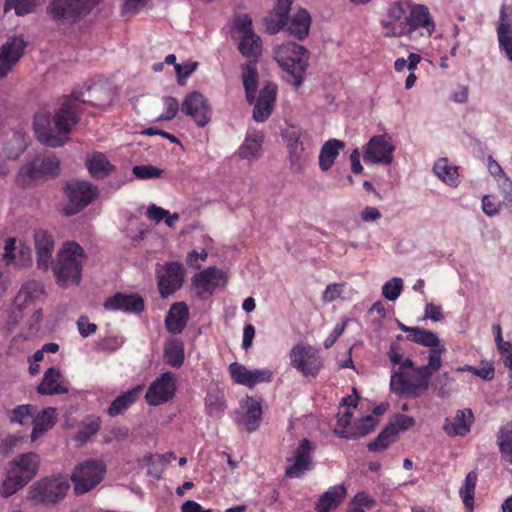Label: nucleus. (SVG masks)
Masks as SVG:
<instances>
[{
  "label": "nucleus",
  "instance_id": "58",
  "mask_svg": "<svg viewBox=\"0 0 512 512\" xmlns=\"http://www.w3.org/2000/svg\"><path fill=\"white\" fill-rule=\"evenodd\" d=\"M501 203L496 201V199L491 195H485L482 198V210L483 212L489 216H495L500 212Z\"/></svg>",
  "mask_w": 512,
  "mask_h": 512
},
{
  "label": "nucleus",
  "instance_id": "60",
  "mask_svg": "<svg viewBox=\"0 0 512 512\" xmlns=\"http://www.w3.org/2000/svg\"><path fill=\"white\" fill-rule=\"evenodd\" d=\"M149 0H124L122 5V13L126 14H136L141 9H143Z\"/></svg>",
  "mask_w": 512,
  "mask_h": 512
},
{
  "label": "nucleus",
  "instance_id": "25",
  "mask_svg": "<svg viewBox=\"0 0 512 512\" xmlns=\"http://www.w3.org/2000/svg\"><path fill=\"white\" fill-rule=\"evenodd\" d=\"M34 244L37 255V266L39 269L47 271L51 264L55 247L53 236L46 230H37L34 234Z\"/></svg>",
  "mask_w": 512,
  "mask_h": 512
},
{
  "label": "nucleus",
  "instance_id": "8",
  "mask_svg": "<svg viewBox=\"0 0 512 512\" xmlns=\"http://www.w3.org/2000/svg\"><path fill=\"white\" fill-rule=\"evenodd\" d=\"M101 0H53L48 13L58 23L73 24L88 15Z\"/></svg>",
  "mask_w": 512,
  "mask_h": 512
},
{
  "label": "nucleus",
  "instance_id": "26",
  "mask_svg": "<svg viewBox=\"0 0 512 512\" xmlns=\"http://www.w3.org/2000/svg\"><path fill=\"white\" fill-rule=\"evenodd\" d=\"M285 136L288 141L290 168L294 173H302L308 157L305 154L303 143L300 142V133L292 130Z\"/></svg>",
  "mask_w": 512,
  "mask_h": 512
},
{
  "label": "nucleus",
  "instance_id": "3",
  "mask_svg": "<svg viewBox=\"0 0 512 512\" xmlns=\"http://www.w3.org/2000/svg\"><path fill=\"white\" fill-rule=\"evenodd\" d=\"M292 0H276L273 11L264 18L266 29L271 34L278 33L285 25L288 32L299 40L308 36L311 17L307 10L299 9L288 22Z\"/></svg>",
  "mask_w": 512,
  "mask_h": 512
},
{
  "label": "nucleus",
  "instance_id": "22",
  "mask_svg": "<svg viewBox=\"0 0 512 512\" xmlns=\"http://www.w3.org/2000/svg\"><path fill=\"white\" fill-rule=\"evenodd\" d=\"M276 96L277 85L272 82H266L260 90L259 96L254 100L253 119L256 122H264L270 117Z\"/></svg>",
  "mask_w": 512,
  "mask_h": 512
},
{
  "label": "nucleus",
  "instance_id": "51",
  "mask_svg": "<svg viewBox=\"0 0 512 512\" xmlns=\"http://www.w3.org/2000/svg\"><path fill=\"white\" fill-rule=\"evenodd\" d=\"M402 288V279L399 277H394L383 285L382 294L387 300L395 301L400 296Z\"/></svg>",
  "mask_w": 512,
  "mask_h": 512
},
{
  "label": "nucleus",
  "instance_id": "1",
  "mask_svg": "<svg viewBox=\"0 0 512 512\" xmlns=\"http://www.w3.org/2000/svg\"><path fill=\"white\" fill-rule=\"evenodd\" d=\"M86 92L87 95L83 91L72 92L54 113L48 110L36 113L34 131L40 143L51 148L62 147L69 141L72 129L80 120L82 104L104 108L112 102L113 94L106 86L93 85Z\"/></svg>",
  "mask_w": 512,
  "mask_h": 512
},
{
  "label": "nucleus",
  "instance_id": "10",
  "mask_svg": "<svg viewBox=\"0 0 512 512\" xmlns=\"http://www.w3.org/2000/svg\"><path fill=\"white\" fill-rule=\"evenodd\" d=\"M106 465L102 460L89 459L78 464L71 475L74 492L85 494L94 489L104 478Z\"/></svg>",
  "mask_w": 512,
  "mask_h": 512
},
{
  "label": "nucleus",
  "instance_id": "47",
  "mask_svg": "<svg viewBox=\"0 0 512 512\" xmlns=\"http://www.w3.org/2000/svg\"><path fill=\"white\" fill-rule=\"evenodd\" d=\"M27 143L22 133H13L6 142L4 152L9 159H17L26 149Z\"/></svg>",
  "mask_w": 512,
  "mask_h": 512
},
{
  "label": "nucleus",
  "instance_id": "39",
  "mask_svg": "<svg viewBox=\"0 0 512 512\" xmlns=\"http://www.w3.org/2000/svg\"><path fill=\"white\" fill-rule=\"evenodd\" d=\"M164 359L174 368L181 367L184 362V343L177 338L168 340L164 345Z\"/></svg>",
  "mask_w": 512,
  "mask_h": 512
},
{
  "label": "nucleus",
  "instance_id": "19",
  "mask_svg": "<svg viewBox=\"0 0 512 512\" xmlns=\"http://www.w3.org/2000/svg\"><path fill=\"white\" fill-rule=\"evenodd\" d=\"M44 293L43 285L35 280L25 282L19 290L14 303V309L10 316L9 323L16 324L22 318V309L38 300Z\"/></svg>",
  "mask_w": 512,
  "mask_h": 512
},
{
  "label": "nucleus",
  "instance_id": "14",
  "mask_svg": "<svg viewBox=\"0 0 512 512\" xmlns=\"http://www.w3.org/2000/svg\"><path fill=\"white\" fill-rule=\"evenodd\" d=\"M184 267L179 262L166 263L157 270L158 289L163 298H167L181 288L184 281Z\"/></svg>",
  "mask_w": 512,
  "mask_h": 512
},
{
  "label": "nucleus",
  "instance_id": "2",
  "mask_svg": "<svg viewBox=\"0 0 512 512\" xmlns=\"http://www.w3.org/2000/svg\"><path fill=\"white\" fill-rule=\"evenodd\" d=\"M385 37L407 36L410 40L429 38L435 30V23L428 8L424 5H412L404 22L398 25L391 21H381Z\"/></svg>",
  "mask_w": 512,
  "mask_h": 512
},
{
  "label": "nucleus",
  "instance_id": "17",
  "mask_svg": "<svg viewBox=\"0 0 512 512\" xmlns=\"http://www.w3.org/2000/svg\"><path fill=\"white\" fill-rule=\"evenodd\" d=\"M313 444L308 439L301 440L299 446L295 449L292 458H288L287 461H291L292 464L287 466L285 469L286 478H301L306 472L313 468L312 453Z\"/></svg>",
  "mask_w": 512,
  "mask_h": 512
},
{
  "label": "nucleus",
  "instance_id": "33",
  "mask_svg": "<svg viewBox=\"0 0 512 512\" xmlns=\"http://www.w3.org/2000/svg\"><path fill=\"white\" fill-rule=\"evenodd\" d=\"M258 80L259 75L256 60H249L242 66V82L245 89L246 99L250 104L254 103Z\"/></svg>",
  "mask_w": 512,
  "mask_h": 512
},
{
  "label": "nucleus",
  "instance_id": "40",
  "mask_svg": "<svg viewBox=\"0 0 512 512\" xmlns=\"http://www.w3.org/2000/svg\"><path fill=\"white\" fill-rule=\"evenodd\" d=\"M436 176L447 185L456 187L458 185V170L456 166L450 165L446 158L438 159L433 167Z\"/></svg>",
  "mask_w": 512,
  "mask_h": 512
},
{
  "label": "nucleus",
  "instance_id": "16",
  "mask_svg": "<svg viewBox=\"0 0 512 512\" xmlns=\"http://www.w3.org/2000/svg\"><path fill=\"white\" fill-rule=\"evenodd\" d=\"M27 46L22 36H12L0 46V79L4 78L17 65Z\"/></svg>",
  "mask_w": 512,
  "mask_h": 512
},
{
  "label": "nucleus",
  "instance_id": "24",
  "mask_svg": "<svg viewBox=\"0 0 512 512\" xmlns=\"http://www.w3.org/2000/svg\"><path fill=\"white\" fill-rule=\"evenodd\" d=\"M103 306L109 311L140 313L144 310V300L137 294L117 293L107 298Z\"/></svg>",
  "mask_w": 512,
  "mask_h": 512
},
{
  "label": "nucleus",
  "instance_id": "59",
  "mask_svg": "<svg viewBox=\"0 0 512 512\" xmlns=\"http://www.w3.org/2000/svg\"><path fill=\"white\" fill-rule=\"evenodd\" d=\"M198 67V62L196 61H187L183 64H175V72L176 75L181 81V79L188 78Z\"/></svg>",
  "mask_w": 512,
  "mask_h": 512
},
{
  "label": "nucleus",
  "instance_id": "46",
  "mask_svg": "<svg viewBox=\"0 0 512 512\" xmlns=\"http://www.w3.org/2000/svg\"><path fill=\"white\" fill-rule=\"evenodd\" d=\"M407 338L411 342H415L429 348L438 346V344L441 343L440 339L434 332L420 327H416V329L412 331V334H408Z\"/></svg>",
  "mask_w": 512,
  "mask_h": 512
},
{
  "label": "nucleus",
  "instance_id": "64",
  "mask_svg": "<svg viewBox=\"0 0 512 512\" xmlns=\"http://www.w3.org/2000/svg\"><path fill=\"white\" fill-rule=\"evenodd\" d=\"M498 182V186L503 193L504 197L508 201H512V181L506 175H502L501 177L496 179Z\"/></svg>",
  "mask_w": 512,
  "mask_h": 512
},
{
  "label": "nucleus",
  "instance_id": "55",
  "mask_svg": "<svg viewBox=\"0 0 512 512\" xmlns=\"http://www.w3.org/2000/svg\"><path fill=\"white\" fill-rule=\"evenodd\" d=\"M124 344V338L121 336H109L100 340L97 349L101 352H115Z\"/></svg>",
  "mask_w": 512,
  "mask_h": 512
},
{
  "label": "nucleus",
  "instance_id": "28",
  "mask_svg": "<svg viewBox=\"0 0 512 512\" xmlns=\"http://www.w3.org/2000/svg\"><path fill=\"white\" fill-rule=\"evenodd\" d=\"M189 310L184 302L171 305L165 318L166 329L172 334H180L187 325Z\"/></svg>",
  "mask_w": 512,
  "mask_h": 512
},
{
  "label": "nucleus",
  "instance_id": "54",
  "mask_svg": "<svg viewBox=\"0 0 512 512\" xmlns=\"http://www.w3.org/2000/svg\"><path fill=\"white\" fill-rule=\"evenodd\" d=\"M34 411L35 407L33 405H19L12 410L10 420L13 423L24 424L25 420L28 419Z\"/></svg>",
  "mask_w": 512,
  "mask_h": 512
},
{
  "label": "nucleus",
  "instance_id": "50",
  "mask_svg": "<svg viewBox=\"0 0 512 512\" xmlns=\"http://www.w3.org/2000/svg\"><path fill=\"white\" fill-rule=\"evenodd\" d=\"M101 421L97 417L91 418L88 422H85L82 428L78 431L75 436V440L81 444H84L88 439L95 435L100 429Z\"/></svg>",
  "mask_w": 512,
  "mask_h": 512
},
{
  "label": "nucleus",
  "instance_id": "62",
  "mask_svg": "<svg viewBox=\"0 0 512 512\" xmlns=\"http://www.w3.org/2000/svg\"><path fill=\"white\" fill-rule=\"evenodd\" d=\"M498 350L501 354L505 367L509 369L510 376L512 377V343L508 341L501 344V346L498 347Z\"/></svg>",
  "mask_w": 512,
  "mask_h": 512
},
{
  "label": "nucleus",
  "instance_id": "15",
  "mask_svg": "<svg viewBox=\"0 0 512 512\" xmlns=\"http://www.w3.org/2000/svg\"><path fill=\"white\" fill-rule=\"evenodd\" d=\"M420 379L419 367L414 371H394L391 376L390 387L399 396L418 397L428 388L417 385Z\"/></svg>",
  "mask_w": 512,
  "mask_h": 512
},
{
  "label": "nucleus",
  "instance_id": "21",
  "mask_svg": "<svg viewBox=\"0 0 512 512\" xmlns=\"http://www.w3.org/2000/svg\"><path fill=\"white\" fill-rule=\"evenodd\" d=\"M229 371L232 379L236 383L249 388H253L258 383L270 382L272 378V372L269 369L248 370L245 366L237 362L230 364Z\"/></svg>",
  "mask_w": 512,
  "mask_h": 512
},
{
  "label": "nucleus",
  "instance_id": "56",
  "mask_svg": "<svg viewBox=\"0 0 512 512\" xmlns=\"http://www.w3.org/2000/svg\"><path fill=\"white\" fill-rule=\"evenodd\" d=\"M166 111L158 117V120H172L179 111V103L174 97H163Z\"/></svg>",
  "mask_w": 512,
  "mask_h": 512
},
{
  "label": "nucleus",
  "instance_id": "43",
  "mask_svg": "<svg viewBox=\"0 0 512 512\" xmlns=\"http://www.w3.org/2000/svg\"><path fill=\"white\" fill-rule=\"evenodd\" d=\"M246 408L245 426L248 432H253L257 430L260 425V421L262 419V407L257 400L247 397Z\"/></svg>",
  "mask_w": 512,
  "mask_h": 512
},
{
  "label": "nucleus",
  "instance_id": "61",
  "mask_svg": "<svg viewBox=\"0 0 512 512\" xmlns=\"http://www.w3.org/2000/svg\"><path fill=\"white\" fill-rule=\"evenodd\" d=\"M235 27L238 36L254 32L252 28V20L247 14L240 15L236 18Z\"/></svg>",
  "mask_w": 512,
  "mask_h": 512
},
{
  "label": "nucleus",
  "instance_id": "5",
  "mask_svg": "<svg viewBox=\"0 0 512 512\" xmlns=\"http://www.w3.org/2000/svg\"><path fill=\"white\" fill-rule=\"evenodd\" d=\"M275 59L286 73L285 80L295 88L303 82V76L308 65L307 49L294 42H286L275 49Z\"/></svg>",
  "mask_w": 512,
  "mask_h": 512
},
{
  "label": "nucleus",
  "instance_id": "29",
  "mask_svg": "<svg viewBox=\"0 0 512 512\" xmlns=\"http://www.w3.org/2000/svg\"><path fill=\"white\" fill-rule=\"evenodd\" d=\"M263 140L264 134L261 131L249 130L243 144L239 148V156L248 161L257 159L261 155Z\"/></svg>",
  "mask_w": 512,
  "mask_h": 512
},
{
  "label": "nucleus",
  "instance_id": "41",
  "mask_svg": "<svg viewBox=\"0 0 512 512\" xmlns=\"http://www.w3.org/2000/svg\"><path fill=\"white\" fill-rule=\"evenodd\" d=\"M398 429L395 425H387L378 435V437L370 442L367 447L369 451L380 452L387 449L396 440Z\"/></svg>",
  "mask_w": 512,
  "mask_h": 512
},
{
  "label": "nucleus",
  "instance_id": "9",
  "mask_svg": "<svg viewBox=\"0 0 512 512\" xmlns=\"http://www.w3.org/2000/svg\"><path fill=\"white\" fill-rule=\"evenodd\" d=\"M289 364L303 377L315 378L323 368V359L319 351L310 344L298 343L288 354Z\"/></svg>",
  "mask_w": 512,
  "mask_h": 512
},
{
  "label": "nucleus",
  "instance_id": "4",
  "mask_svg": "<svg viewBox=\"0 0 512 512\" xmlns=\"http://www.w3.org/2000/svg\"><path fill=\"white\" fill-rule=\"evenodd\" d=\"M85 258L84 249L78 243L68 241L63 244L53 265L54 275L61 287L66 288L80 283Z\"/></svg>",
  "mask_w": 512,
  "mask_h": 512
},
{
  "label": "nucleus",
  "instance_id": "7",
  "mask_svg": "<svg viewBox=\"0 0 512 512\" xmlns=\"http://www.w3.org/2000/svg\"><path fill=\"white\" fill-rule=\"evenodd\" d=\"M70 483L63 476L45 477L34 482L28 491V499L42 505H54L64 499Z\"/></svg>",
  "mask_w": 512,
  "mask_h": 512
},
{
  "label": "nucleus",
  "instance_id": "12",
  "mask_svg": "<svg viewBox=\"0 0 512 512\" xmlns=\"http://www.w3.org/2000/svg\"><path fill=\"white\" fill-rule=\"evenodd\" d=\"M181 110L190 116L198 127H205L212 118V108L208 99L196 91L186 95Z\"/></svg>",
  "mask_w": 512,
  "mask_h": 512
},
{
  "label": "nucleus",
  "instance_id": "31",
  "mask_svg": "<svg viewBox=\"0 0 512 512\" xmlns=\"http://www.w3.org/2000/svg\"><path fill=\"white\" fill-rule=\"evenodd\" d=\"M346 488L344 485H336L324 492L316 503L318 512H330L337 508L345 499Z\"/></svg>",
  "mask_w": 512,
  "mask_h": 512
},
{
  "label": "nucleus",
  "instance_id": "45",
  "mask_svg": "<svg viewBox=\"0 0 512 512\" xmlns=\"http://www.w3.org/2000/svg\"><path fill=\"white\" fill-rule=\"evenodd\" d=\"M45 0H6L5 11L13 9L19 16L27 15L35 11Z\"/></svg>",
  "mask_w": 512,
  "mask_h": 512
},
{
  "label": "nucleus",
  "instance_id": "27",
  "mask_svg": "<svg viewBox=\"0 0 512 512\" xmlns=\"http://www.w3.org/2000/svg\"><path fill=\"white\" fill-rule=\"evenodd\" d=\"M37 392L41 395H59L68 392V388L65 385L59 369L51 367L45 371L37 387Z\"/></svg>",
  "mask_w": 512,
  "mask_h": 512
},
{
  "label": "nucleus",
  "instance_id": "30",
  "mask_svg": "<svg viewBox=\"0 0 512 512\" xmlns=\"http://www.w3.org/2000/svg\"><path fill=\"white\" fill-rule=\"evenodd\" d=\"M446 351V348L443 344H438V346H434L430 348L428 352V364L419 367V372L421 373L420 382L417 384L418 386L428 387L429 380L433 372L440 369L442 365V354Z\"/></svg>",
  "mask_w": 512,
  "mask_h": 512
},
{
  "label": "nucleus",
  "instance_id": "53",
  "mask_svg": "<svg viewBox=\"0 0 512 512\" xmlns=\"http://www.w3.org/2000/svg\"><path fill=\"white\" fill-rule=\"evenodd\" d=\"M133 174L139 179L159 178L163 170L153 165H136L133 167Z\"/></svg>",
  "mask_w": 512,
  "mask_h": 512
},
{
  "label": "nucleus",
  "instance_id": "37",
  "mask_svg": "<svg viewBox=\"0 0 512 512\" xmlns=\"http://www.w3.org/2000/svg\"><path fill=\"white\" fill-rule=\"evenodd\" d=\"M142 388L134 387L119 395L108 407L107 413L111 417L123 414L138 399Z\"/></svg>",
  "mask_w": 512,
  "mask_h": 512
},
{
  "label": "nucleus",
  "instance_id": "52",
  "mask_svg": "<svg viewBox=\"0 0 512 512\" xmlns=\"http://www.w3.org/2000/svg\"><path fill=\"white\" fill-rule=\"evenodd\" d=\"M498 444L501 453L512 450V421L500 428Z\"/></svg>",
  "mask_w": 512,
  "mask_h": 512
},
{
  "label": "nucleus",
  "instance_id": "36",
  "mask_svg": "<svg viewBox=\"0 0 512 512\" xmlns=\"http://www.w3.org/2000/svg\"><path fill=\"white\" fill-rule=\"evenodd\" d=\"M344 146V142L338 139H330L322 145L319 155V167L322 171L326 172L333 166Z\"/></svg>",
  "mask_w": 512,
  "mask_h": 512
},
{
  "label": "nucleus",
  "instance_id": "20",
  "mask_svg": "<svg viewBox=\"0 0 512 512\" xmlns=\"http://www.w3.org/2000/svg\"><path fill=\"white\" fill-rule=\"evenodd\" d=\"M60 161L55 155L35 158L29 165L23 167L19 176L27 175L30 179L39 177H54L58 174Z\"/></svg>",
  "mask_w": 512,
  "mask_h": 512
},
{
  "label": "nucleus",
  "instance_id": "11",
  "mask_svg": "<svg viewBox=\"0 0 512 512\" xmlns=\"http://www.w3.org/2000/svg\"><path fill=\"white\" fill-rule=\"evenodd\" d=\"M65 191L69 199L68 205L64 208V213L67 216L77 214L89 205L98 194L97 187L86 181H71L67 183Z\"/></svg>",
  "mask_w": 512,
  "mask_h": 512
},
{
  "label": "nucleus",
  "instance_id": "23",
  "mask_svg": "<svg viewBox=\"0 0 512 512\" xmlns=\"http://www.w3.org/2000/svg\"><path fill=\"white\" fill-rule=\"evenodd\" d=\"M474 422V415L471 409H460L456 411L453 418H446L443 430L449 437L466 436Z\"/></svg>",
  "mask_w": 512,
  "mask_h": 512
},
{
  "label": "nucleus",
  "instance_id": "34",
  "mask_svg": "<svg viewBox=\"0 0 512 512\" xmlns=\"http://www.w3.org/2000/svg\"><path fill=\"white\" fill-rule=\"evenodd\" d=\"M376 425L377 420L373 416L368 415L362 418L350 430L334 429V434L340 438L356 440L371 433L375 429Z\"/></svg>",
  "mask_w": 512,
  "mask_h": 512
},
{
  "label": "nucleus",
  "instance_id": "42",
  "mask_svg": "<svg viewBox=\"0 0 512 512\" xmlns=\"http://www.w3.org/2000/svg\"><path fill=\"white\" fill-rule=\"evenodd\" d=\"M223 278V272L215 267L207 268L196 274L193 278L194 284L204 290H209L219 284V280Z\"/></svg>",
  "mask_w": 512,
  "mask_h": 512
},
{
  "label": "nucleus",
  "instance_id": "6",
  "mask_svg": "<svg viewBox=\"0 0 512 512\" xmlns=\"http://www.w3.org/2000/svg\"><path fill=\"white\" fill-rule=\"evenodd\" d=\"M39 464V456L34 452L24 453L15 458L10 463L7 476L1 486V495L9 497L24 487L36 475Z\"/></svg>",
  "mask_w": 512,
  "mask_h": 512
},
{
  "label": "nucleus",
  "instance_id": "63",
  "mask_svg": "<svg viewBox=\"0 0 512 512\" xmlns=\"http://www.w3.org/2000/svg\"><path fill=\"white\" fill-rule=\"evenodd\" d=\"M424 318L431 319L435 322H439L443 320L444 315L442 313V308L439 305H435L433 303H428L424 309Z\"/></svg>",
  "mask_w": 512,
  "mask_h": 512
},
{
  "label": "nucleus",
  "instance_id": "13",
  "mask_svg": "<svg viewBox=\"0 0 512 512\" xmlns=\"http://www.w3.org/2000/svg\"><path fill=\"white\" fill-rule=\"evenodd\" d=\"M395 147L386 135L373 136L364 147L363 160L367 164H391Z\"/></svg>",
  "mask_w": 512,
  "mask_h": 512
},
{
  "label": "nucleus",
  "instance_id": "48",
  "mask_svg": "<svg viewBox=\"0 0 512 512\" xmlns=\"http://www.w3.org/2000/svg\"><path fill=\"white\" fill-rule=\"evenodd\" d=\"M477 482V473L471 471L466 475L465 481L460 488V496L467 508H472L474 504V492Z\"/></svg>",
  "mask_w": 512,
  "mask_h": 512
},
{
  "label": "nucleus",
  "instance_id": "57",
  "mask_svg": "<svg viewBox=\"0 0 512 512\" xmlns=\"http://www.w3.org/2000/svg\"><path fill=\"white\" fill-rule=\"evenodd\" d=\"M345 286V283H334L328 285L322 295V300L326 303L335 301L342 295Z\"/></svg>",
  "mask_w": 512,
  "mask_h": 512
},
{
  "label": "nucleus",
  "instance_id": "32",
  "mask_svg": "<svg viewBox=\"0 0 512 512\" xmlns=\"http://www.w3.org/2000/svg\"><path fill=\"white\" fill-rule=\"evenodd\" d=\"M57 420V411L53 407L44 408L33 417V430L31 440L35 441L44 433L53 428Z\"/></svg>",
  "mask_w": 512,
  "mask_h": 512
},
{
  "label": "nucleus",
  "instance_id": "18",
  "mask_svg": "<svg viewBox=\"0 0 512 512\" xmlns=\"http://www.w3.org/2000/svg\"><path fill=\"white\" fill-rule=\"evenodd\" d=\"M176 381L172 372L163 373L149 386L145 399L149 405L157 406L169 401L175 394Z\"/></svg>",
  "mask_w": 512,
  "mask_h": 512
},
{
  "label": "nucleus",
  "instance_id": "49",
  "mask_svg": "<svg viewBox=\"0 0 512 512\" xmlns=\"http://www.w3.org/2000/svg\"><path fill=\"white\" fill-rule=\"evenodd\" d=\"M512 35V6L502 5L497 24V37Z\"/></svg>",
  "mask_w": 512,
  "mask_h": 512
},
{
  "label": "nucleus",
  "instance_id": "38",
  "mask_svg": "<svg viewBox=\"0 0 512 512\" xmlns=\"http://www.w3.org/2000/svg\"><path fill=\"white\" fill-rule=\"evenodd\" d=\"M238 38V49L244 57L253 58V60H255L261 55L262 42L260 37L254 32L239 35Z\"/></svg>",
  "mask_w": 512,
  "mask_h": 512
},
{
  "label": "nucleus",
  "instance_id": "44",
  "mask_svg": "<svg viewBox=\"0 0 512 512\" xmlns=\"http://www.w3.org/2000/svg\"><path fill=\"white\" fill-rule=\"evenodd\" d=\"M412 5V3L406 0H398L393 2L388 8V19L385 21H391L395 25L404 22L405 18L408 16L407 14H409L412 8Z\"/></svg>",
  "mask_w": 512,
  "mask_h": 512
},
{
  "label": "nucleus",
  "instance_id": "35",
  "mask_svg": "<svg viewBox=\"0 0 512 512\" xmlns=\"http://www.w3.org/2000/svg\"><path fill=\"white\" fill-rule=\"evenodd\" d=\"M86 165L91 176L96 179L105 178L115 169L114 165L101 152H94L89 156L86 160Z\"/></svg>",
  "mask_w": 512,
  "mask_h": 512
}]
</instances>
